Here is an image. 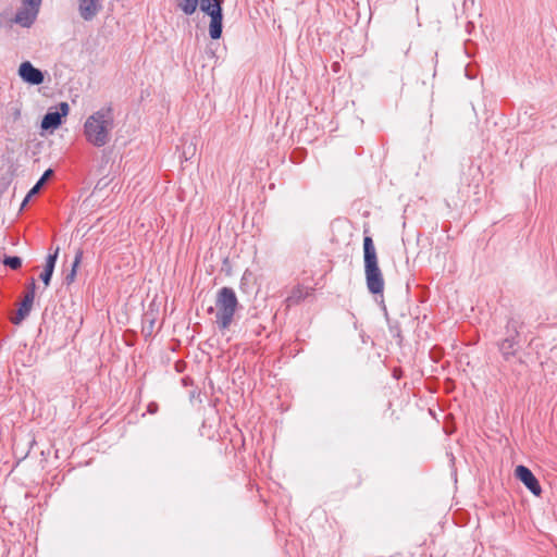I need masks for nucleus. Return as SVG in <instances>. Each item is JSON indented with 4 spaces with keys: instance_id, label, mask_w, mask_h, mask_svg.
I'll list each match as a JSON object with an SVG mask.
<instances>
[{
    "instance_id": "1",
    "label": "nucleus",
    "mask_w": 557,
    "mask_h": 557,
    "mask_svg": "<svg viewBox=\"0 0 557 557\" xmlns=\"http://www.w3.org/2000/svg\"><path fill=\"white\" fill-rule=\"evenodd\" d=\"M114 127L113 111L104 107L89 115L84 123L86 140L95 147H103L110 141Z\"/></svg>"
},
{
    "instance_id": "2",
    "label": "nucleus",
    "mask_w": 557,
    "mask_h": 557,
    "mask_svg": "<svg viewBox=\"0 0 557 557\" xmlns=\"http://www.w3.org/2000/svg\"><path fill=\"white\" fill-rule=\"evenodd\" d=\"M240 308L238 298L232 287H222L215 297V307L208 309L209 313L215 312V324L220 331L227 330L234 321L237 310Z\"/></svg>"
},
{
    "instance_id": "3",
    "label": "nucleus",
    "mask_w": 557,
    "mask_h": 557,
    "mask_svg": "<svg viewBox=\"0 0 557 557\" xmlns=\"http://www.w3.org/2000/svg\"><path fill=\"white\" fill-rule=\"evenodd\" d=\"M364 274L367 287L371 294H382L384 277L379 267L376 250L370 236L363 238Z\"/></svg>"
},
{
    "instance_id": "4",
    "label": "nucleus",
    "mask_w": 557,
    "mask_h": 557,
    "mask_svg": "<svg viewBox=\"0 0 557 557\" xmlns=\"http://www.w3.org/2000/svg\"><path fill=\"white\" fill-rule=\"evenodd\" d=\"M200 10L211 18L209 34L212 39H219L223 30V13L219 0H199Z\"/></svg>"
},
{
    "instance_id": "5",
    "label": "nucleus",
    "mask_w": 557,
    "mask_h": 557,
    "mask_svg": "<svg viewBox=\"0 0 557 557\" xmlns=\"http://www.w3.org/2000/svg\"><path fill=\"white\" fill-rule=\"evenodd\" d=\"M42 0H22L13 22L22 27H30L39 13Z\"/></svg>"
},
{
    "instance_id": "6",
    "label": "nucleus",
    "mask_w": 557,
    "mask_h": 557,
    "mask_svg": "<svg viewBox=\"0 0 557 557\" xmlns=\"http://www.w3.org/2000/svg\"><path fill=\"white\" fill-rule=\"evenodd\" d=\"M507 330L512 331L513 335L503 339L499 344V351L502 352L505 360H509L510 357L516 355V347L518 342L516 337L519 335L518 323L515 319H509L507 322Z\"/></svg>"
},
{
    "instance_id": "7",
    "label": "nucleus",
    "mask_w": 557,
    "mask_h": 557,
    "mask_svg": "<svg viewBox=\"0 0 557 557\" xmlns=\"http://www.w3.org/2000/svg\"><path fill=\"white\" fill-rule=\"evenodd\" d=\"M35 288H36V284H35V280L33 278L29 284L28 290L25 294L24 299L21 302L15 315L11 318V322L13 324H15V325L21 324L22 321L29 314V312L32 310L33 302H34V298H35Z\"/></svg>"
},
{
    "instance_id": "8",
    "label": "nucleus",
    "mask_w": 557,
    "mask_h": 557,
    "mask_svg": "<svg viewBox=\"0 0 557 557\" xmlns=\"http://www.w3.org/2000/svg\"><path fill=\"white\" fill-rule=\"evenodd\" d=\"M515 473L517 479H519L532 494L535 496L541 495L542 487L540 482L528 467L520 465L516 468Z\"/></svg>"
},
{
    "instance_id": "9",
    "label": "nucleus",
    "mask_w": 557,
    "mask_h": 557,
    "mask_svg": "<svg viewBox=\"0 0 557 557\" xmlns=\"http://www.w3.org/2000/svg\"><path fill=\"white\" fill-rule=\"evenodd\" d=\"M18 75L25 83L30 85H40L45 79L44 73L29 61H25L20 65Z\"/></svg>"
},
{
    "instance_id": "10",
    "label": "nucleus",
    "mask_w": 557,
    "mask_h": 557,
    "mask_svg": "<svg viewBox=\"0 0 557 557\" xmlns=\"http://www.w3.org/2000/svg\"><path fill=\"white\" fill-rule=\"evenodd\" d=\"M79 16L86 21H92L101 11V0H77Z\"/></svg>"
},
{
    "instance_id": "11",
    "label": "nucleus",
    "mask_w": 557,
    "mask_h": 557,
    "mask_svg": "<svg viewBox=\"0 0 557 557\" xmlns=\"http://www.w3.org/2000/svg\"><path fill=\"white\" fill-rule=\"evenodd\" d=\"M60 110L54 112H48L45 114L42 121H41V128L42 129H54L62 123V116L66 115L69 113V104L66 102L60 103Z\"/></svg>"
},
{
    "instance_id": "12",
    "label": "nucleus",
    "mask_w": 557,
    "mask_h": 557,
    "mask_svg": "<svg viewBox=\"0 0 557 557\" xmlns=\"http://www.w3.org/2000/svg\"><path fill=\"white\" fill-rule=\"evenodd\" d=\"M59 251H60V248L57 247L55 250L52 253H49L46 259L44 272L40 274V278L46 286H48L50 284V281H51L52 274H53V270L55 267V262H57V259L59 256Z\"/></svg>"
},
{
    "instance_id": "13",
    "label": "nucleus",
    "mask_w": 557,
    "mask_h": 557,
    "mask_svg": "<svg viewBox=\"0 0 557 557\" xmlns=\"http://www.w3.org/2000/svg\"><path fill=\"white\" fill-rule=\"evenodd\" d=\"M311 288L302 285L293 287L289 295L286 298L287 307L296 306L311 294Z\"/></svg>"
},
{
    "instance_id": "14",
    "label": "nucleus",
    "mask_w": 557,
    "mask_h": 557,
    "mask_svg": "<svg viewBox=\"0 0 557 557\" xmlns=\"http://www.w3.org/2000/svg\"><path fill=\"white\" fill-rule=\"evenodd\" d=\"M53 175V170L51 169H48L44 172V174L41 175V177L38 180V182L35 184V186L28 191L27 196L25 197L24 201H23V205H25L28 199L30 197H33L34 195H36L40 188L42 187V185Z\"/></svg>"
},
{
    "instance_id": "15",
    "label": "nucleus",
    "mask_w": 557,
    "mask_h": 557,
    "mask_svg": "<svg viewBox=\"0 0 557 557\" xmlns=\"http://www.w3.org/2000/svg\"><path fill=\"white\" fill-rule=\"evenodd\" d=\"M199 0H176L177 8L186 15H193L198 7Z\"/></svg>"
},
{
    "instance_id": "16",
    "label": "nucleus",
    "mask_w": 557,
    "mask_h": 557,
    "mask_svg": "<svg viewBox=\"0 0 557 557\" xmlns=\"http://www.w3.org/2000/svg\"><path fill=\"white\" fill-rule=\"evenodd\" d=\"M82 258H83V250L78 249L75 253L72 269H71L70 273L66 274L65 280H64L67 285L72 284L74 282L75 276H76V271L82 261Z\"/></svg>"
},
{
    "instance_id": "17",
    "label": "nucleus",
    "mask_w": 557,
    "mask_h": 557,
    "mask_svg": "<svg viewBox=\"0 0 557 557\" xmlns=\"http://www.w3.org/2000/svg\"><path fill=\"white\" fill-rule=\"evenodd\" d=\"M3 263L12 270H17L22 265V259L17 256L5 257Z\"/></svg>"
},
{
    "instance_id": "18",
    "label": "nucleus",
    "mask_w": 557,
    "mask_h": 557,
    "mask_svg": "<svg viewBox=\"0 0 557 557\" xmlns=\"http://www.w3.org/2000/svg\"><path fill=\"white\" fill-rule=\"evenodd\" d=\"M159 410V406L156 401H151L148 404L147 406V412L150 413V414H154L157 413Z\"/></svg>"
},
{
    "instance_id": "19",
    "label": "nucleus",
    "mask_w": 557,
    "mask_h": 557,
    "mask_svg": "<svg viewBox=\"0 0 557 557\" xmlns=\"http://www.w3.org/2000/svg\"><path fill=\"white\" fill-rule=\"evenodd\" d=\"M11 110H12V114H13V116H14V120L20 119V116H21L20 108H17V107L15 106V107H12V108H11Z\"/></svg>"
}]
</instances>
